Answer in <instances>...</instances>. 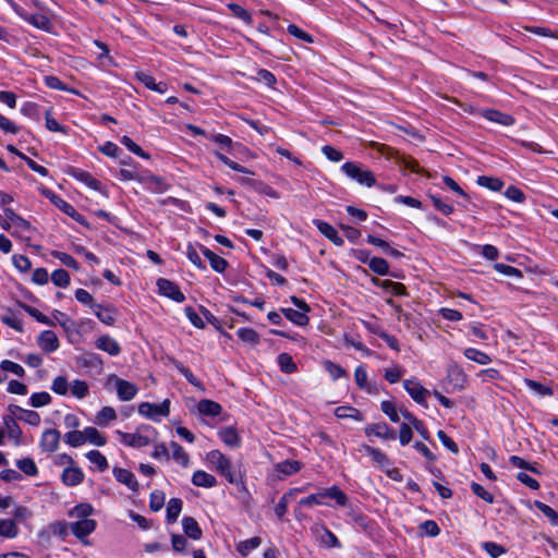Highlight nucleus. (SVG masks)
<instances>
[{
    "mask_svg": "<svg viewBox=\"0 0 558 558\" xmlns=\"http://www.w3.org/2000/svg\"><path fill=\"white\" fill-rule=\"evenodd\" d=\"M324 498L335 499L339 506H345L348 502L347 495L337 486L326 488L317 494H312L299 501L300 506L311 507L313 505H322Z\"/></svg>",
    "mask_w": 558,
    "mask_h": 558,
    "instance_id": "obj_1",
    "label": "nucleus"
},
{
    "mask_svg": "<svg viewBox=\"0 0 558 558\" xmlns=\"http://www.w3.org/2000/svg\"><path fill=\"white\" fill-rule=\"evenodd\" d=\"M342 171L351 179L368 187L375 185L376 179L371 170L363 169L359 163L348 161L342 165Z\"/></svg>",
    "mask_w": 558,
    "mask_h": 558,
    "instance_id": "obj_2",
    "label": "nucleus"
},
{
    "mask_svg": "<svg viewBox=\"0 0 558 558\" xmlns=\"http://www.w3.org/2000/svg\"><path fill=\"white\" fill-rule=\"evenodd\" d=\"M149 430L155 433V429L151 428L150 426L142 425L138 427L136 433H123V432L118 430V435L120 436L121 441L124 445L130 446V447L141 448V447L148 446L151 442V439L147 435L141 434L140 432H149Z\"/></svg>",
    "mask_w": 558,
    "mask_h": 558,
    "instance_id": "obj_3",
    "label": "nucleus"
},
{
    "mask_svg": "<svg viewBox=\"0 0 558 558\" xmlns=\"http://www.w3.org/2000/svg\"><path fill=\"white\" fill-rule=\"evenodd\" d=\"M138 413L143 416L159 421L158 416H168L170 413V400L166 399L160 404L142 402L138 405Z\"/></svg>",
    "mask_w": 558,
    "mask_h": 558,
    "instance_id": "obj_4",
    "label": "nucleus"
},
{
    "mask_svg": "<svg viewBox=\"0 0 558 558\" xmlns=\"http://www.w3.org/2000/svg\"><path fill=\"white\" fill-rule=\"evenodd\" d=\"M158 291L161 295L167 296L178 303H182L185 301V295L181 292L179 286L165 278H159L157 280Z\"/></svg>",
    "mask_w": 558,
    "mask_h": 558,
    "instance_id": "obj_5",
    "label": "nucleus"
},
{
    "mask_svg": "<svg viewBox=\"0 0 558 558\" xmlns=\"http://www.w3.org/2000/svg\"><path fill=\"white\" fill-rule=\"evenodd\" d=\"M97 526L95 520H78L70 524V529L74 536L78 538L84 545L89 544L86 537L92 534Z\"/></svg>",
    "mask_w": 558,
    "mask_h": 558,
    "instance_id": "obj_6",
    "label": "nucleus"
},
{
    "mask_svg": "<svg viewBox=\"0 0 558 558\" xmlns=\"http://www.w3.org/2000/svg\"><path fill=\"white\" fill-rule=\"evenodd\" d=\"M4 215H5V218L9 221H11L14 225L15 228H17V230L12 232V235H17L21 239H23L26 242H28L29 238H25L23 235V231H31V230H33L34 228L32 227V225L27 220H25L24 218H22L17 214H15L14 210L11 209V208H4Z\"/></svg>",
    "mask_w": 558,
    "mask_h": 558,
    "instance_id": "obj_7",
    "label": "nucleus"
},
{
    "mask_svg": "<svg viewBox=\"0 0 558 558\" xmlns=\"http://www.w3.org/2000/svg\"><path fill=\"white\" fill-rule=\"evenodd\" d=\"M403 386L415 402L422 405H426V397L429 395V391L425 389L418 381L407 379L403 381Z\"/></svg>",
    "mask_w": 558,
    "mask_h": 558,
    "instance_id": "obj_8",
    "label": "nucleus"
},
{
    "mask_svg": "<svg viewBox=\"0 0 558 558\" xmlns=\"http://www.w3.org/2000/svg\"><path fill=\"white\" fill-rule=\"evenodd\" d=\"M113 379L117 387V395L120 400L130 401L136 396L138 391L136 385L125 379H121L117 376H113Z\"/></svg>",
    "mask_w": 558,
    "mask_h": 558,
    "instance_id": "obj_9",
    "label": "nucleus"
},
{
    "mask_svg": "<svg viewBox=\"0 0 558 558\" xmlns=\"http://www.w3.org/2000/svg\"><path fill=\"white\" fill-rule=\"evenodd\" d=\"M61 434L58 429H46L39 442V446L43 451L46 452H54L59 447Z\"/></svg>",
    "mask_w": 558,
    "mask_h": 558,
    "instance_id": "obj_10",
    "label": "nucleus"
},
{
    "mask_svg": "<svg viewBox=\"0 0 558 558\" xmlns=\"http://www.w3.org/2000/svg\"><path fill=\"white\" fill-rule=\"evenodd\" d=\"M68 173L75 178L76 180L85 183L87 186L92 187L95 191H101V182L95 179L89 172L82 170L80 168L71 167L68 170Z\"/></svg>",
    "mask_w": 558,
    "mask_h": 558,
    "instance_id": "obj_11",
    "label": "nucleus"
},
{
    "mask_svg": "<svg viewBox=\"0 0 558 558\" xmlns=\"http://www.w3.org/2000/svg\"><path fill=\"white\" fill-rule=\"evenodd\" d=\"M113 475L119 483L128 486V488L131 489L133 493L138 492V482L136 481L134 474L131 471L116 466L113 469Z\"/></svg>",
    "mask_w": 558,
    "mask_h": 558,
    "instance_id": "obj_12",
    "label": "nucleus"
},
{
    "mask_svg": "<svg viewBox=\"0 0 558 558\" xmlns=\"http://www.w3.org/2000/svg\"><path fill=\"white\" fill-rule=\"evenodd\" d=\"M38 345L46 353L54 352L59 348V339L54 331L45 330L43 331L37 339Z\"/></svg>",
    "mask_w": 558,
    "mask_h": 558,
    "instance_id": "obj_13",
    "label": "nucleus"
},
{
    "mask_svg": "<svg viewBox=\"0 0 558 558\" xmlns=\"http://www.w3.org/2000/svg\"><path fill=\"white\" fill-rule=\"evenodd\" d=\"M239 182L242 185H248L253 187L259 194H265L271 198H279L278 192L263 181H257L251 178H240Z\"/></svg>",
    "mask_w": 558,
    "mask_h": 558,
    "instance_id": "obj_14",
    "label": "nucleus"
},
{
    "mask_svg": "<svg viewBox=\"0 0 558 558\" xmlns=\"http://www.w3.org/2000/svg\"><path fill=\"white\" fill-rule=\"evenodd\" d=\"M365 434L367 436L374 435L384 439H396V432L386 423H376L366 426Z\"/></svg>",
    "mask_w": 558,
    "mask_h": 558,
    "instance_id": "obj_15",
    "label": "nucleus"
},
{
    "mask_svg": "<svg viewBox=\"0 0 558 558\" xmlns=\"http://www.w3.org/2000/svg\"><path fill=\"white\" fill-rule=\"evenodd\" d=\"M481 116L487 119L488 121L506 126L512 125L514 123V118L512 116L504 113L496 109L482 110Z\"/></svg>",
    "mask_w": 558,
    "mask_h": 558,
    "instance_id": "obj_16",
    "label": "nucleus"
},
{
    "mask_svg": "<svg viewBox=\"0 0 558 558\" xmlns=\"http://www.w3.org/2000/svg\"><path fill=\"white\" fill-rule=\"evenodd\" d=\"M314 225L317 227L319 232L324 234L328 240H330L335 245H343V239L338 234L337 230L331 225L323 220H314Z\"/></svg>",
    "mask_w": 558,
    "mask_h": 558,
    "instance_id": "obj_17",
    "label": "nucleus"
},
{
    "mask_svg": "<svg viewBox=\"0 0 558 558\" xmlns=\"http://www.w3.org/2000/svg\"><path fill=\"white\" fill-rule=\"evenodd\" d=\"M95 345L97 349L105 351L112 356L119 355L121 352L119 343L108 335L99 337L96 340Z\"/></svg>",
    "mask_w": 558,
    "mask_h": 558,
    "instance_id": "obj_18",
    "label": "nucleus"
},
{
    "mask_svg": "<svg viewBox=\"0 0 558 558\" xmlns=\"http://www.w3.org/2000/svg\"><path fill=\"white\" fill-rule=\"evenodd\" d=\"M199 248L203 255L209 260L210 266L214 270H216L217 272H223L227 269L228 262L223 257L217 255L216 253H214L204 245H199Z\"/></svg>",
    "mask_w": 558,
    "mask_h": 558,
    "instance_id": "obj_19",
    "label": "nucleus"
},
{
    "mask_svg": "<svg viewBox=\"0 0 558 558\" xmlns=\"http://www.w3.org/2000/svg\"><path fill=\"white\" fill-rule=\"evenodd\" d=\"M61 478L66 486H76L83 482L84 473L77 466H69L63 470Z\"/></svg>",
    "mask_w": 558,
    "mask_h": 558,
    "instance_id": "obj_20",
    "label": "nucleus"
},
{
    "mask_svg": "<svg viewBox=\"0 0 558 558\" xmlns=\"http://www.w3.org/2000/svg\"><path fill=\"white\" fill-rule=\"evenodd\" d=\"M3 423L9 438L13 439L16 446L22 444V429L12 415L3 416Z\"/></svg>",
    "mask_w": 558,
    "mask_h": 558,
    "instance_id": "obj_21",
    "label": "nucleus"
},
{
    "mask_svg": "<svg viewBox=\"0 0 558 558\" xmlns=\"http://www.w3.org/2000/svg\"><path fill=\"white\" fill-rule=\"evenodd\" d=\"M94 314L101 323L111 326L116 322L117 310L113 306L98 304Z\"/></svg>",
    "mask_w": 558,
    "mask_h": 558,
    "instance_id": "obj_22",
    "label": "nucleus"
},
{
    "mask_svg": "<svg viewBox=\"0 0 558 558\" xmlns=\"http://www.w3.org/2000/svg\"><path fill=\"white\" fill-rule=\"evenodd\" d=\"M182 527L187 537L195 541L202 538V529L193 517H184L182 519Z\"/></svg>",
    "mask_w": 558,
    "mask_h": 558,
    "instance_id": "obj_23",
    "label": "nucleus"
},
{
    "mask_svg": "<svg viewBox=\"0 0 558 558\" xmlns=\"http://www.w3.org/2000/svg\"><path fill=\"white\" fill-rule=\"evenodd\" d=\"M197 410H198V413L204 416L214 417V416H218L221 413L222 408L216 401H213L209 399H203L198 402Z\"/></svg>",
    "mask_w": 558,
    "mask_h": 558,
    "instance_id": "obj_24",
    "label": "nucleus"
},
{
    "mask_svg": "<svg viewBox=\"0 0 558 558\" xmlns=\"http://www.w3.org/2000/svg\"><path fill=\"white\" fill-rule=\"evenodd\" d=\"M192 483L193 485L198 487L211 488L216 486L217 480L214 475L205 471L198 470L193 473Z\"/></svg>",
    "mask_w": 558,
    "mask_h": 558,
    "instance_id": "obj_25",
    "label": "nucleus"
},
{
    "mask_svg": "<svg viewBox=\"0 0 558 558\" xmlns=\"http://www.w3.org/2000/svg\"><path fill=\"white\" fill-rule=\"evenodd\" d=\"M230 484H242L244 486L243 473L241 470H235L229 461L223 469L218 471Z\"/></svg>",
    "mask_w": 558,
    "mask_h": 558,
    "instance_id": "obj_26",
    "label": "nucleus"
},
{
    "mask_svg": "<svg viewBox=\"0 0 558 558\" xmlns=\"http://www.w3.org/2000/svg\"><path fill=\"white\" fill-rule=\"evenodd\" d=\"M43 194L48 197L51 203L65 215H72L74 213V207L52 191L45 189L43 190Z\"/></svg>",
    "mask_w": 558,
    "mask_h": 558,
    "instance_id": "obj_27",
    "label": "nucleus"
},
{
    "mask_svg": "<svg viewBox=\"0 0 558 558\" xmlns=\"http://www.w3.org/2000/svg\"><path fill=\"white\" fill-rule=\"evenodd\" d=\"M302 492L300 488H292L289 489L283 496L280 498L275 512L279 519H282L283 515L287 513L288 505L292 500V498L299 493Z\"/></svg>",
    "mask_w": 558,
    "mask_h": 558,
    "instance_id": "obj_28",
    "label": "nucleus"
},
{
    "mask_svg": "<svg viewBox=\"0 0 558 558\" xmlns=\"http://www.w3.org/2000/svg\"><path fill=\"white\" fill-rule=\"evenodd\" d=\"M281 312L287 317V319H289L290 322L298 326H306L310 322L308 316L304 312L296 311L293 308H281Z\"/></svg>",
    "mask_w": 558,
    "mask_h": 558,
    "instance_id": "obj_29",
    "label": "nucleus"
},
{
    "mask_svg": "<svg viewBox=\"0 0 558 558\" xmlns=\"http://www.w3.org/2000/svg\"><path fill=\"white\" fill-rule=\"evenodd\" d=\"M302 468V463L296 460H286L276 464L275 470L287 476L298 473Z\"/></svg>",
    "mask_w": 558,
    "mask_h": 558,
    "instance_id": "obj_30",
    "label": "nucleus"
},
{
    "mask_svg": "<svg viewBox=\"0 0 558 558\" xmlns=\"http://www.w3.org/2000/svg\"><path fill=\"white\" fill-rule=\"evenodd\" d=\"M183 501L180 498H171L167 506V522L173 523L178 520L182 511Z\"/></svg>",
    "mask_w": 558,
    "mask_h": 558,
    "instance_id": "obj_31",
    "label": "nucleus"
},
{
    "mask_svg": "<svg viewBox=\"0 0 558 558\" xmlns=\"http://www.w3.org/2000/svg\"><path fill=\"white\" fill-rule=\"evenodd\" d=\"M220 439L230 447H238L240 445V437L234 427H226L219 430Z\"/></svg>",
    "mask_w": 558,
    "mask_h": 558,
    "instance_id": "obj_32",
    "label": "nucleus"
},
{
    "mask_svg": "<svg viewBox=\"0 0 558 558\" xmlns=\"http://www.w3.org/2000/svg\"><path fill=\"white\" fill-rule=\"evenodd\" d=\"M363 449L372 457V459L379 464L383 469L390 466V460L379 449L363 445Z\"/></svg>",
    "mask_w": 558,
    "mask_h": 558,
    "instance_id": "obj_33",
    "label": "nucleus"
},
{
    "mask_svg": "<svg viewBox=\"0 0 558 558\" xmlns=\"http://www.w3.org/2000/svg\"><path fill=\"white\" fill-rule=\"evenodd\" d=\"M173 365L175 368L185 377V379L193 385L194 387L198 388L201 391H205L204 385L194 376V374L184 366L182 363L178 361H173Z\"/></svg>",
    "mask_w": 558,
    "mask_h": 558,
    "instance_id": "obj_34",
    "label": "nucleus"
},
{
    "mask_svg": "<svg viewBox=\"0 0 558 558\" xmlns=\"http://www.w3.org/2000/svg\"><path fill=\"white\" fill-rule=\"evenodd\" d=\"M28 23L34 25L35 27L49 31L51 27L50 20L44 14H31V15H22Z\"/></svg>",
    "mask_w": 558,
    "mask_h": 558,
    "instance_id": "obj_35",
    "label": "nucleus"
},
{
    "mask_svg": "<svg viewBox=\"0 0 558 558\" xmlns=\"http://www.w3.org/2000/svg\"><path fill=\"white\" fill-rule=\"evenodd\" d=\"M476 182L478 185L495 192H498L504 187V181L494 177L480 175Z\"/></svg>",
    "mask_w": 558,
    "mask_h": 558,
    "instance_id": "obj_36",
    "label": "nucleus"
},
{
    "mask_svg": "<svg viewBox=\"0 0 558 558\" xmlns=\"http://www.w3.org/2000/svg\"><path fill=\"white\" fill-rule=\"evenodd\" d=\"M278 364L280 371L284 374H292L296 372V364L293 362L292 356L289 353H280L278 355Z\"/></svg>",
    "mask_w": 558,
    "mask_h": 558,
    "instance_id": "obj_37",
    "label": "nucleus"
},
{
    "mask_svg": "<svg viewBox=\"0 0 558 558\" xmlns=\"http://www.w3.org/2000/svg\"><path fill=\"white\" fill-rule=\"evenodd\" d=\"M262 544V538L258 536H254L246 541L240 542L236 546L238 551L246 557L253 549L257 548Z\"/></svg>",
    "mask_w": 558,
    "mask_h": 558,
    "instance_id": "obj_38",
    "label": "nucleus"
},
{
    "mask_svg": "<svg viewBox=\"0 0 558 558\" xmlns=\"http://www.w3.org/2000/svg\"><path fill=\"white\" fill-rule=\"evenodd\" d=\"M0 535L7 538H13L17 535V526L13 519L0 520Z\"/></svg>",
    "mask_w": 558,
    "mask_h": 558,
    "instance_id": "obj_39",
    "label": "nucleus"
},
{
    "mask_svg": "<svg viewBox=\"0 0 558 558\" xmlns=\"http://www.w3.org/2000/svg\"><path fill=\"white\" fill-rule=\"evenodd\" d=\"M117 418V413L111 407H104L96 416L95 423L100 426L107 425Z\"/></svg>",
    "mask_w": 558,
    "mask_h": 558,
    "instance_id": "obj_40",
    "label": "nucleus"
},
{
    "mask_svg": "<svg viewBox=\"0 0 558 558\" xmlns=\"http://www.w3.org/2000/svg\"><path fill=\"white\" fill-rule=\"evenodd\" d=\"M207 461L215 465L216 470L219 471L226 466V464L230 461L223 453L219 450H211L206 456Z\"/></svg>",
    "mask_w": 558,
    "mask_h": 558,
    "instance_id": "obj_41",
    "label": "nucleus"
},
{
    "mask_svg": "<svg viewBox=\"0 0 558 558\" xmlns=\"http://www.w3.org/2000/svg\"><path fill=\"white\" fill-rule=\"evenodd\" d=\"M368 267L379 276H385L389 272V265L387 260L381 257H372L368 262Z\"/></svg>",
    "mask_w": 558,
    "mask_h": 558,
    "instance_id": "obj_42",
    "label": "nucleus"
},
{
    "mask_svg": "<svg viewBox=\"0 0 558 558\" xmlns=\"http://www.w3.org/2000/svg\"><path fill=\"white\" fill-rule=\"evenodd\" d=\"M464 355L466 359L474 361L481 365H486L492 362V359L488 354L473 348L466 349L464 351Z\"/></svg>",
    "mask_w": 558,
    "mask_h": 558,
    "instance_id": "obj_43",
    "label": "nucleus"
},
{
    "mask_svg": "<svg viewBox=\"0 0 558 558\" xmlns=\"http://www.w3.org/2000/svg\"><path fill=\"white\" fill-rule=\"evenodd\" d=\"M170 446H171V449H172V458L177 462L181 463L184 468H186L189 465V463H190V457L185 452L183 447L181 445H179L178 442H175V441H171Z\"/></svg>",
    "mask_w": 558,
    "mask_h": 558,
    "instance_id": "obj_44",
    "label": "nucleus"
},
{
    "mask_svg": "<svg viewBox=\"0 0 558 558\" xmlns=\"http://www.w3.org/2000/svg\"><path fill=\"white\" fill-rule=\"evenodd\" d=\"M84 437H86V441L96 446H105L107 441L106 437L95 427H86L84 429Z\"/></svg>",
    "mask_w": 558,
    "mask_h": 558,
    "instance_id": "obj_45",
    "label": "nucleus"
},
{
    "mask_svg": "<svg viewBox=\"0 0 558 558\" xmlns=\"http://www.w3.org/2000/svg\"><path fill=\"white\" fill-rule=\"evenodd\" d=\"M16 466L28 476H36L38 469L31 458H24L16 461Z\"/></svg>",
    "mask_w": 558,
    "mask_h": 558,
    "instance_id": "obj_46",
    "label": "nucleus"
},
{
    "mask_svg": "<svg viewBox=\"0 0 558 558\" xmlns=\"http://www.w3.org/2000/svg\"><path fill=\"white\" fill-rule=\"evenodd\" d=\"M236 335L245 343L257 344L259 342V336L253 328H240Z\"/></svg>",
    "mask_w": 558,
    "mask_h": 558,
    "instance_id": "obj_47",
    "label": "nucleus"
},
{
    "mask_svg": "<svg viewBox=\"0 0 558 558\" xmlns=\"http://www.w3.org/2000/svg\"><path fill=\"white\" fill-rule=\"evenodd\" d=\"M51 400H52L51 396L46 391L35 392L29 398V404L33 408H41V407L50 404Z\"/></svg>",
    "mask_w": 558,
    "mask_h": 558,
    "instance_id": "obj_48",
    "label": "nucleus"
},
{
    "mask_svg": "<svg viewBox=\"0 0 558 558\" xmlns=\"http://www.w3.org/2000/svg\"><path fill=\"white\" fill-rule=\"evenodd\" d=\"M51 281L57 287L66 288L70 284V275L62 268L57 269L51 275Z\"/></svg>",
    "mask_w": 558,
    "mask_h": 558,
    "instance_id": "obj_49",
    "label": "nucleus"
},
{
    "mask_svg": "<svg viewBox=\"0 0 558 558\" xmlns=\"http://www.w3.org/2000/svg\"><path fill=\"white\" fill-rule=\"evenodd\" d=\"M524 383L531 390L539 396H551L554 393L550 387L545 386L536 380L525 378Z\"/></svg>",
    "mask_w": 558,
    "mask_h": 558,
    "instance_id": "obj_50",
    "label": "nucleus"
},
{
    "mask_svg": "<svg viewBox=\"0 0 558 558\" xmlns=\"http://www.w3.org/2000/svg\"><path fill=\"white\" fill-rule=\"evenodd\" d=\"M86 458L92 462L95 463L99 471H105L108 468V461L106 457L99 452L98 450H90L86 453Z\"/></svg>",
    "mask_w": 558,
    "mask_h": 558,
    "instance_id": "obj_51",
    "label": "nucleus"
},
{
    "mask_svg": "<svg viewBox=\"0 0 558 558\" xmlns=\"http://www.w3.org/2000/svg\"><path fill=\"white\" fill-rule=\"evenodd\" d=\"M535 507L549 519L553 525H558V512L542 501H535Z\"/></svg>",
    "mask_w": 558,
    "mask_h": 558,
    "instance_id": "obj_52",
    "label": "nucleus"
},
{
    "mask_svg": "<svg viewBox=\"0 0 558 558\" xmlns=\"http://www.w3.org/2000/svg\"><path fill=\"white\" fill-rule=\"evenodd\" d=\"M71 392L74 397L83 399L89 393V387L86 381L75 379L71 385Z\"/></svg>",
    "mask_w": 558,
    "mask_h": 558,
    "instance_id": "obj_53",
    "label": "nucleus"
},
{
    "mask_svg": "<svg viewBox=\"0 0 558 558\" xmlns=\"http://www.w3.org/2000/svg\"><path fill=\"white\" fill-rule=\"evenodd\" d=\"M165 499H166V496H165L163 492H161V490H154L150 494V498H149V508H150V510L154 511V512L159 511L163 507V505H165Z\"/></svg>",
    "mask_w": 558,
    "mask_h": 558,
    "instance_id": "obj_54",
    "label": "nucleus"
},
{
    "mask_svg": "<svg viewBox=\"0 0 558 558\" xmlns=\"http://www.w3.org/2000/svg\"><path fill=\"white\" fill-rule=\"evenodd\" d=\"M64 440L71 447H78L86 441V437H84V430H72L65 434Z\"/></svg>",
    "mask_w": 558,
    "mask_h": 558,
    "instance_id": "obj_55",
    "label": "nucleus"
},
{
    "mask_svg": "<svg viewBox=\"0 0 558 558\" xmlns=\"http://www.w3.org/2000/svg\"><path fill=\"white\" fill-rule=\"evenodd\" d=\"M93 507L88 504H80L73 508L70 515L76 517L80 520H89L88 517L93 513Z\"/></svg>",
    "mask_w": 558,
    "mask_h": 558,
    "instance_id": "obj_56",
    "label": "nucleus"
},
{
    "mask_svg": "<svg viewBox=\"0 0 558 558\" xmlns=\"http://www.w3.org/2000/svg\"><path fill=\"white\" fill-rule=\"evenodd\" d=\"M51 255L53 257L58 258L64 266H66L69 268H73L75 270L78 269V263L70 254L64 253V252H59V251H52Z\"/></svg>",
    "mask_w": 558,
    "mask_h": 558,
    "instance_id": "obj_57",
    "label": "nucleus"
},
{
    "mask_svg": "<svg viewBox=\"0 0 558 558\" xmlns=\"http://www.w3.org/2000/svg\"><path fill=\"white\" fill-rule=\"evenodd\" d=\"M21 307L27 314H29L32 317H34L37 322L45 324V325H50V326L53 325L52 320L49 317H47L45 314L39 312L37 308L26 305V304H21Z\"/></svg>",
    "mask_w": 558,
    "mask_h": 558,
    "instance_id": "obj_58",
    "label": "nucleus"
},
{
    "mask_svg": "<svg viewBox=\"0 0 558 558\" xmlns=\"http://www.w3.org/2000/svg\"><path fill=\"white\" fill-rule=\"evenodd\" d=\"M228 8L231 10L233 15L241 19L243 22H245L247 24L253 23L252 14L246 9L242 8L241 5H239L236 3H230L228 5Z\"/></svg>",
    "mask_w": 558,
    "mask_h": 558,
    "instance_id": "obj_59",
    "label": "nucleus"
},
{
    "mask_svg": "<svg viewBox=\"0 0 558 558\" xmlns=\"http://www.w3.org/2000/svg\"><path fill=\"white\" fill-rule=\"evenodd\" d=\"M324 368L335 380L347 374L344 368L329 360L324 361Z\"/></svg>",
    "mask_w": 558,
    "mask_h": 558,
    "instance_id": "obj_60",
    "label": "nucleus"
},
{
    "mask_svg": "<svg viewBox=\"0 0 558 558\" xmlns=\"http://www.w3.org/2000/svg\"><path fill=\"white\" fill-rule=\"evenodd\" d=\"M354 378L356 385L361 389H366L368 392H372L371 386L367 383V373L364 368V366H357L355 368Z\"/></svg>",
    "mask_w": 558,
    "mask_h": 558,
    "instance_id": "obj_61",
    "label": "nucleus"
},
{
    "mask_svg": "<svg viewBox=\"0 0 558 558\" xmlns=\"http://www.w3.org/2000/svg\"><path fill=\"white\" fill-rule=\"evenodd\" d=\"M121 143L133 154L145 159L149 158V155L145 150H143L141 146L134 143L129 136H123L121 138Z\"/></svg>",
    "mask_w": 558,
    "mask_h": 558,
    "instance_id": "obj_62",
    "label": "nucleus"
},
{
    "mask_svg": "<svg viewBox=\"0 0 558 558\" xmlns=\"http://www.w3.org/2000/svg\"><path fill=\"white\" fill-rule=\"evenodd\" d=\"M51 389L53 392L60 396H64L69 391V383L66 377L64 376H58L53 379Z\"/></svg>",
    "mask_w": 558,
    "mask_h": 558,
    "instance_id": "obj_63",
    "label": "nucleus"
},
{
    "mask_svg": "<svg viewBox=\"0 0 558 558\" xmlns=\"http://www.w3.org/2000/svg\"><path fill=\"white\" fill-rule=\"evenodd\" d=\"M75 298L80 303L88 305L93 311L98 305L94 302L93 295L85 289H77L75 291Z\"/></svg>",
    "mask_w": 558,
    "mask_h": 558,
    "instance_id": "obj_64",
    "label": "nucleus"
}]
</instances>
